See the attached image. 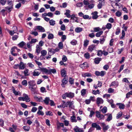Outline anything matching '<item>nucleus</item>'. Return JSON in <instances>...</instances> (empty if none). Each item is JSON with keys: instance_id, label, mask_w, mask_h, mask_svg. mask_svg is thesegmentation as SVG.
<instances>
[{"instance_id": "nucleus-1", "label": "nucleus", "mask_w": 132, "mask_h": 132, "mask_svg": "<svg viewBox=\"0 0 132 132\" xmlns=\"http://www.w3.org/2000/svg\"><path fill=\"white\" fill-rule=\"evenodd\" d=\"M101 126L102 127L103 130L104 131H106L109 128V125H106L104 122L101 123Z\"/></svg>"}, {"instance_id": "nucleus-2", "label": "nucleus", "mask_w": 132, "mask_h": 132, "mask_svg": "<svg viewBox=\"0 0 132 132\" xmlns=\"http://www.w3.org/2000/svg\"><path fill=\"white\" fill-rule=\"evenodd\" d=\"M92 127L95 128L97 130H101V128L100 126L96 123H93L92 125Z\"/></svg>"}, {"instance_id": "nucleus-3", "label": "nucleus", "mask_w": 132, "mask_h": 132, "mask_svg": "<svg viewBox=\"0 0 132 132\" xmlns=\"http://www.w3.org/2000/svg\"><path fill=\"white\" fill-rule=\"evenodd\" d=\"M66 96L70 98H72L74 96V94L71 92L65 93Z\"/></svg>"}, {"instance_id": "nucleus-4", "label": "nucleus", "mask_w": 132, "mask_h": 132, "mask_svg": "<svg viewBox=\"0 0 132 132\" xmlns=\"http://www.w3.org/2000/svg\"><path fill=\"white\" fill-rule=\"evenodd\" d=\"M103 102L104 101L102 98L99 97L97 98L96 103L98 106L100 104H103Z\"/></svg>"}, {"instance_id": "nucleus-5", "label": "nucleus", "mask_w": 132, "mask_h": 132, "mask_svg": "<svg viewBox=\"0 0 132 132\" xmlns=\"http://www.w3.org/2000/svg\"><path fill=\"white\" fill-rule=\"evenodd\" d=\"M62 83L61 84V85L63 87H65V85L68 82V81L66 79V78H64L62 80Z\"/></svg>"}, {"instance_id": "nucleus-6", "label": "nucleus", "mask_w": 132, "mask_h": 132, "mask_svg": "<svg viewBox=\"0 0 132 132\" xmlns=\"http://www.w3.org/2000/svg\"><path fill=\"white\" fill-rule=\"evenodd\" d=\"M23 96L24 97V101L27 102H29L30 101V98L28 97V95L25 94H23Z\"/></svg>"}, {"instance_id": "nucleus-7", "label": "nucleus", "mask_w": 132, "mask_h": 132, "mask_svg": "<svg viewBox=\"0 0 132 132\" xmlns=\"http://www.w3.org/2000/svg\"><path fill=\"white\" fill-rule=\"evenodd\" d=\"M39 69L35 70L32 72V75L34 76H38L40 73V72L37 71V70H39Z\"/></svg>"}, {"instance_id": "nucleus-8", "label": "nucleus", "mask_w": 132, "mask_h": 132, "mask_svg": "<svg viewBox=\"0 0 132 132\" xmlns=\"http://www.w3.org/2000/svg\"><path fill=\"white\" fill-rule=\"evenodd\" d=\"M66 71L64 69H62L61 70V75L62 77L66 78Z\"/></svg>"}, {"instance_id": "nucleus-9", "label": "nucleus", "mask_w": 132, "mask_h": 132, "mask_svg": "<svg viewBox=\"0 0 132 132\" xmlns=\"http://www.w3.org/2000/svg\"><path fill=\"white\" fill-rule=\"evenodd\" d=\"M13 29H16V30H13V31H11L9 32L10 34L11 35H13L14 33H16L17 31V27L16 26H14L12 28Z\"/></svg>"}, {"instance_id": "nucleus-10", "label": "nucleus", "mask_w": 132, "mask_h": 132, "mask_svg": "<svg viewBox=\"0 0 132 132\" xmlns=\"http://www.w3.org/2000/svg\"><path fill=\"white\" fill-rule=\"evenodd\" d=\"M73 129L75 132H83V131L82 129L79 128L77 126H75Z\"/></svg>"}, {"instance_id": "nucleus-11", "label": "nucleus", "mask_w": 132, "mask_h": 132, "mask_svg": "<svg viewBox=\"0 0 132 132\" xmlns=\"http://www.w3.org/2000/svg\"><path fill=\"white\" fill-rule=\"evenodd\" d=\"M29 87L35 86L36 83L34 80H31L28 82Z\"/></svg>"}, {"instance_id": "nucleus-12", "label": "nucleus", "mask_w": 132, "mask_h": 132, "mask_svg": "<svg viewBox=\"0 0 132 132\" xmlns=\"http://www.w3.org/2000/svg\"><path fill=\"white\" fill-rule=\"evenodd\" d=\"M95 47V45H90L89 46L88 48V51L90 52H92L94 50Z\"/></svg>"}, {"instance_id": "nucleus-13", "label": "nucleus", "mask_w": 132, "mask_h": 132, "mask_svg": "<svg viewBox=\"0 0 132 132\" xmlns=\"http://www.w3.org/2000/svg\"><path fill=\"white\" fill-rule=\"evenodd\" d=\"M48 54H50L51 55H53L55 52V51L54 49H53L52 48H48Z\"/></svg>"}, {"instance_id": "nucleus-14", "label": "nucleus", "mask_w": 132, "mask_h": 132, "mask_svg": "<svg viewBox=\"0 0 132 132\" xmlns=\"http://www.w3.org/2000/svg\"><path fill=\"white\" fill-rule=\"evenodd\" d=\"M42 101V102L44 101V103L48 105L49 104V101L50 100V98L49 97H46L45 98L44 100H43Z\"/></svg>"}, {"instance_id": "nucleus-15", "label": "nucleus", "mask_w": 132, "mask_h": 132, "mask_svg": "<svg viewBox=\"0 0 132 132\" xmlns=\"http://www.w3.org/2000/svg\"><path fill=\"white\" fill-rule=\"evenodd\" d=\"M37 29L40 31L41 32H44L45 30L44 28L40 26H37Z\"/></svg>"}, {"instance_id": "nucleus-16", "label": "nucleus", "mask_w": 132, "mask_h": 132, "mask_svg": "<svg viewBox=\"0 0 132 132\" xmlns=\"http://www.w3.org/2000/svg\"><path fill=\"white\" fill-rule=\"evenodd\" d=\"M41 53L42 54L40 56V57L41 58L45 56L47 53V51L45 50H42L41 52Z\"/></svg>"}, {"instance_id": "nucleus-17", "label": "nucleus", "mask_w": 132, "mask_h": 132, "mask_svg": "<svg viewBox=\"0 0 132 132\" xmlns=\"http://www.w3.org/2000/svg\"><path fill=\"white\" fill-rule=\"evenodd\" d=\"M25 68L24 64L23 63L22 61L20 62V63L19 65V69H23Z\"/></svg>"}, {"instance_id": "nucleus-18", "label": "nucleus", "mask_w": 132, "mask_h": 132, "mask_svg": "<svg viewBox=\"0 0 132 132\" xmlns=\"http://www.w3.org/2000/svg\"><path fill=\"white\" fill-rule=\"evenodd\" d=\"M69 107L70 108L73 109L75 107L73 105V104L74 103V102L73 101H69Z\"/></svg>"}, {"instance_id": "nucleus-19", "label": "nucleus", "mask_w": 132, "mask_h": 132, "mask_svg": "<svg viewBox=\"0 0 132 132\" xmlns=\"http://www.w3.org/2000/svg\"><path fill=\"white\" fill-rule=\"evenodd\" d=\"M39 70H40L43 72H45L46 73H48L49 74V70L46 68H40Z\"/></svg>"}, {"instance_id": "nucleus-20", "label": "nucleus", "mask_w": 132, "mask_h": 132, "mask_svg": "<svg viewBox=\"0 0 132 132\" xmlns=\"http://www.w3.org/2000/svg\"><path fill=\"white\" fill-rule=\"evenodd\" d=\"M66 12L64 13L65 15L68 18H70L71 15L70 14V11L69 10H66Z\"/></svg>"}, {"instance_id": "nucleus-21", "label": "nucleus", "mask_w": 132, "mask_h": 132, "mask_svg": "<svg viewBox=\"0 0 132 132\" xmlns=\"http://www.w3.org/2000/svg\"><path fill=\"white\" fill-rule=\"evenodd\" d=\"M101 58L100 57H97L94 59V61L95 64H98L101 60Z\"/></svg>"}, {"instance_id": "nucleus-22", "label": "nucleus", "mask_w": 132, "mask_h": 132, "mask_svg": "<svg viewBox=\"0 0 132 132\" xmlns=\"http://www.w3.org/2000/svg\"><path fill=\"white\" fill-rule=\"evenodd\" d=\"M82 76L84 77H90L92 76L91 73H85L82 74Z\"/></svg>"}, {"instance_id": "nucleus-23", "label": "nucleus", "mask_w": 132, "mask_h": 132, "mask_svg": "<svg viewBox=\"0 0 132 132\" xmlns=\"http://www.w3.org/2000/svg\"><path fill=\"white\" fill-rule=\"evenodd\" d=\"M116 104L119 106V108L120 109H123L125 108V105L122 103H117Z\"/></svg>"}, {"instance_id": "nucleus-24", "label": "nucleus", "mask_w": 132, "mask_h": 132, "mask_svg": "<svg viewBox=\"0 0 132 132\" xmlns=\"http://www.w3.org/2000/svg\"><path fill=\"white\" fill-rule=\"evenodd\" d=\"M7 4L9 5V7L13 8V4L12 1H8L7 2Z\"/></svg>"}, {"instance_id": "nucleus-25", "label": "nucleus", "mask_w": 132, "mask_h": 132, "mask_svg": "<svg viewBox=\"0 0 132 132\" xmlns=\"http://www.w3.org/2000/svg\"><path fill=\"white\" fill-rule=\"evenodd\" d=\"M56 70L55 69H52L49 70V74H51V73L55 74L56 73Z\"/></svg>"}, {"instance_id": "nucleus-26", "label": "nucleus", "mask_w": 132, "mask_h": 132, "mask_svg": "<svg viewBox=\"0 0 132 132\" xmlns=\"http://www.w3.org/2000/svg\"><path fill=\"white\" fill-rule=\"evenodd\" d=\"M40 48L38 45H37L36 46V52L37 53V55H38L40 53Z\"/></svg>"}, {"instance_id": "nucleus-27", "label": "nucleus", "mask_w": 132, "mask_h": 132, "mask_svg": "<svg viewBox=\"0 0 132 132\" xmlns=\"http://www.w3.org/2000/svg\"><path fill=\"white\" fill-rule=\"evenodd\" d=\"M70 119L71 121L72 122H77V120L76 119V118L75 116H73L71 117Z\"/></svg>"}, {"instance_id": "nucleus-28", "label": "nucleus", "mask_w": 132, "mask_h": 132, "mask_svg": "<svg viewBox=\"0 0 132 132\" xmlns=\"http://www.w3.org/2000/svg\"><path fill=\"white\" fill-rule=\"evenodd\" d=\"M34 98L38 102H42V101H43L42 97L39 98L37 96H35L34 97Z\"/></svg>"}, {"instance_id": "nucleus-29", "label": "nucleus", "mask_w": 132, "mask_h": 132, "mask_svg": "<svg viewBox=\"0 0 132 132\" xmlns=\"http://www.w3.org/2000/svg\"><path fill=\"white\" fill-rule=\"evenodd\" d=\"M82 30V28L80 27H77L75 29V31L77 33H79L81 32Z\"/></svg>"}, {"instance_id": "nucleus-30", "label": "nucleus", "mask_w": 132, "mask_h": 132, "mask_svg": "<svg viewBox=\"0 0 132 132\" xmlns=\"http://www.w3.org/2000/svg\"><path fill=\"white\" fill-rule=\"evenodd\" d=\"M89 41L86 39L84 41V46L85 47H86L89 44Z\"/></svg>"}, {"instance_id": "nucleus-31", "label": "nucleus", "mask_w": 132, "mask_h": 132, "mask_svg": "<svg viewBox=\"0 0 132 132\" xmlns=\"http://www.w3.org/2000/svg\"><path fill=\"white\" fill-rule=\"evenodd\" d=\"M100 43L101 44H103L105 40V37L104 36H103L100 39Z\"/></svg>"}, {"instance_id": "nucleus-32", "label": "nucleus", "mask_w": 132, "mask_h": 132, "mask_svg": "<svg viewBox=\"0 0 132 132\" xmlns=\"http://www.w3.org/2000/svg\"><path fill=\"white\" fill-rule=\"evenodd\" d=\"M84 56L86 59H89L90 57V55L88 52H87L84 54Z\"/></svg>"}, {"instance_id": "nucleus-33", "label": "nucleus", "mask_w": 132, "mask_h": 132, "mask_svg": "<svg viewBox=\"0 0 132 132\" xmlns=\"http://www.w3.org/2000/svg\"><path fill=\"white\" fill-rule=\"evenodd\" d=\"M26 43L23 42H22L19 44H18V45L20 47H22L24 45H26Z\"/></svg>"}, {"instance_id": "nucleus-34", "label": "nucleus", "mask_w": 132, "mask_h": 132, "mask_svg": "<svg viewBox=\"0 0 132 132\" xmlns=\"http://www.w3.org/2000/svg\"><path fill=\"white\" fill-rule=\"evenodd\" d=\"M131 95H132V91H130L126 94V98H128L130 97Z\"/></svg>"}, {"instance_id": "nucleus-35", "label": "nucleus", "mask_w": 132, "mask_h": 132, "mask_svg": "<svg viewBox=\"0 0 132 132\" xmlns=\"http://www.w3.org/2000/svg\"><path fill=\"white\" fill-rule=\"evenodd\" d=\"M107 107L106 106H104L101 110V111L103 113H105L107 111Z\"/></svg>"}, {"instance_id": "nucleus-36", "label": "nucleus", "mask_w": 132, "mask_h": 132, "mask_svg": "<svg viewBox=\"0 0 132 132\" xmlns=\"http://www.w3.org/2000/svg\"><path fill=\"white\" fill-rule=\"evenodd\" d=\"M112 119V114H110L108 116L106 120L108 121H109Z\"/></svg>"}, {"instance_id": "nucleus-37", "label": "nucleus", "mask_w": 132, "mask_h": 132, "mask_svg": "<svg viewBox=\"0 0 132 132\" xmlns=\"http://www.w3.org/2000/svg\"><path fill=\"white\" fill-rule=\"evenodd\" d=\"M34 87V86H30L29 87V88L30 89L31 91L33 92H35L36 90V88Z\"/></svg>"}, {"instance_id": "nucleus-38", "label": "nucleus", "mask_w": 132, "mask_h": 132, "mask_svg": "<svg viewBox=\"0 0 132 132\" xmlns=\"http://www.w3.org/2000/svg\"><path fill=\"white\" fill-rule=\"evenodd\" d=\"M58 46L59 48L60 49H62L63 48V44L62 42H60Z\"/></svg>"}, {"instance_id": "nucleus-39", "label": "nucleus", "mask_w": 132, "mask_h": 132, "mask_svg": "<svg viewBox=\"0 0 132 132\" xmlns=\"http://www.w3.org/2000/svg\"><path fill=\"white\" fill-rule=\"evenodd\" d=\"M103 54V52L101 50H98L97 51V55L98 56H101Z\"/></svg>"}, {"instance_id": "nucleus-40", "label": "nucleus", "mask_w": 132, "mask_h": 132, "mask_svg": "<svg viewBox=\"0 0 132 132\" xmlns=\"http://www.w3.org/2000/svg\"><path fill=\"white\" fill-rule=\"evenodd\" d=\"M112 24L110 23H108L106 25V28L108 29H110L112 27Z\"/></svg>"}, {"instance_id": "nucleus-41", "label": "nucleus", "mask_w": 132, "mask_h": 132, "mask_svg": "<svg viewBox=\"0 0 132 132\" xmlns=\"http://www.w3.org/2000/svg\"><path fill=\"white\" fill-rule=\"evenodd\" d=\"M54 38V35L52 33L49 34L48 36V39H53Z\"/></svg>"}, {"instance_id": "nucleus-42", "label": "nucleus", "mask_w": 132, "mask_h": 132, "mask_svg": "<svg viewBox=\"0 0 132 132\" xmlns=\"http://www.w3.org/2000/svg\"><path fill=\"white\" fill-rule=\"evenodd\" d=\"M103 31H101L96 34V36L97 37H99L103 33Z\"/></svg>"}, {"instance_id": "nucleus-43", "label": "nucleus", "mask_w": 132, "mask_h": 132, "mask_svg": "<svg viewBox=\"0 0 132 132\" xmlns=\"http://www.w3.org/2000/svg\"><path fill=\"white\" fill-rule=\"evenodd\" d=\"M92 93L95 95H96L97 94H100L99 90H93Z\"/></svg>"}, {"instance_id": "nucleus-44", "label": "nucleus", "mask_w": 132, "mask_h": 132, "mask_svg": "<svg viewBox=\"0 0 132 132\" xmlns=\"http://www.w3.org/2000/svg\"><path fill=\"white\" fill-rule=\"evenodd\" d=\"M122 15L121 13L119 11H118L116 13V15L118 17H120Z\"/></svg>"}, {"instance_id": "nucleus-45", "label": "nucleus", "mask_w": 132, "mask_h": 132, "mask_svg": "<svg viewBox=\"0 0 132 132\" xmlns=\"http://www.w3.org/2000/svg\"><path fill=\"white\" fill-rule=\"evenodd\" d=\"M122 112H120L118 113L117 115L116 118L117 119H118L122 115Z\"/></svg>"}, {"instance_id": "nucleus-46", "label": "nucleus", "mask_w": 132, "mask_h": 132, "mask_svg": "<svg viewBox=\"0 0 132 132\" xmlns=\"http://www.w3.org/2000/svg\"><path fill=\"white\" fill-rule=\"evenodd\" d=\"M49 23L50 25L54 26L55 24V21L53 20H51L50 21Z\"/></svg>"}, {"instance_id": "nucleus-47", "label": "nucleus", "mask_w": 132, "mask_h": 132, "mask_svg": "<svg viewBox=\"0 0 132 132\" xmlns=\"http://www.w3.org/2000/svg\"><path fill=\"white\" fill-rule=\"evenodd\" d=\"M86 89H83L81 91V95L82 96H84L86 94Z\"/></svg>"}, {"instance_id": "nucleus-48", "label": "nucleus", "mask_w": 132, "mask_h": 132, "mask_svg": "<svg viewBox=\"0 0 132 132\" xmlns=\"http://www.w3.org/2000/svg\"><path fill=\"white\" fill-rule=\"evenodd\" d=\"M69 82L71 84H73L74 83V79L70 77L69 79Z\"/></svg>"}, {"instance_id": "nucleus-49", "label": "nucleus", "mask_w": 132, "mask_h": 132, "mask_svg": "<svg viewBox=\"0 0 132 132\" xmlns=\"http://www.w3.org/2000/svg\"><path fill=\"white\" fill-rule=\"evenodd\" d=\"M22 84L25 86H27V82L26 80H24L22 82Z\"/></svg>"}, {"instance_id": "nucleus-50", "label": "nucleus", "mask_w": 132, "mask_h": 132, "mask_svg": "<svg viewBox=\"0 0 132 132\" xmlns=\"http://www.w3.org/2000/svg\"><path fill=\"white\" fill-rule=\"evenodd\" d=\"M62 61H63V62H66L67 60V57L64 55H63L62 58Z\"/></svg>"}, {"instance_id": "nucleus-51", "label": "nucleus", "mask_w": 132, "mask_h": 132, "mask_svg": "<svg viewBox=\"0 0 132 132\" xmlns=\"http://www.w3.org/2000/svg\"><path fill=\"white\" fill-rule=\"evenodd\" d=\"M6 2V0H0V3L1 4L4 5H5Z\"/></svg>"}, {"instance_id": "nucleus-52", "label": "nucleus", "mask_w": 132, "mask_h": 132, "mask_svg": "<svg viewBox=\"0 0 132 132\" xmlns=\"http://www.w3.org/2000/svg\"><path fill=\"white\" fill-rule=\"evenodd\" d=\"M37 113L39 115H41L42 116H43L44 114V112L40 110H38Z\"/></svg>"}, {"instance_id": "nucleus-53", "label": "nucleus", "mask_w": 132, "mask_h": 132, "mask_svg": "<svg viewBox=\"0 0 132 132\" xmlns=\"http://www.w3.org/2000/svg\"><path fill=\"white\" fill-rule=\"evenodd\" d=\"M61 29L63 31H65V30L66 28L65 25L64 24H62L61 27Z\"/></svg>"}, {"instance_id": "nucleus-54", "label": "nucleus", "mask_w": 132, "mask_h": 132, "mask_svg": "<svg viewBox=\"0 0 132 132\" xmlns=\"http://www.w3.org/2000/svg\"><path fill=\"white\" fill-rule=\"evenodd\" d=\"M120 32V29L119 27L117 28L116 30V35H118L119 33Z\"/></svg>"}, {"instance_id": "nucleus-55", "label": "nucleus", "mask_w": 132, "mask_h": 132, "mask_svg": "<svg viewBox=\"0 0 132 132\" xmlns=\"http://www.w3.org/2000/svg\"><path fill=\"white\" fill-rule=\"evenodd\" d=\"M83 3L85 5H88L89 4V3L88 0H84Z\"/></svg>"}, {"instance_id": "nucleus-56", "label": "nucleus", "mask_w": 132, "mask_h": 132, "mask_svg": "<svg viewBox=\"0 0 132 132\" xmlns=\"http://www.w3.org/2000/svg\"><path fill=\"white\" fill-rule=\"evenodd\" d=\"M100 30V28L99 27H96L95 28H94V31H91V32H98Z\"/></svg>"}, {"instance_id": "nucleus-57", "label": "nucleus", "mask_w": 132, "mask_h": 132, "mask_svg": "<svg viewBox=\"0 0 132 132\" xmlns=\"http://www.w3.org/2000/svg\"><path fill=\"white\" fill-rule=\"evenodd\" d=\"M122 36H121L120 38L121 39H123V37H125V31L123 30L122 31Z\"/></svg>"}, {"instance_id": "nucleus-58", "label": "nucleus", "mask_w": 132, "mask_h": 132, "mask_svg": "<svg viewBox=\"0 0 132 132\" xmlns=\"http://www.w3.org/2000/svg\"><path fill=\"white\" fill-rule=\"evenodd\" d=\"M45 113L46 115L50 116H52L53 115L52 112L50 111L46 112Z\"/></svg>"}, {"instance_id": "nucleus-59", "label": "nucleus", "mask_w": 132, "mask_h": 132, "mask_svg": "<svg viewBox=\"0 0 132 132\" xmlns=\"http://www.w3.org/2000/svg\"><path fill=\"white\" fill-rule=\"evenodd\" d=\"M28 70L27 69H26L24 71V73L25 76H27L29 75V74H28Z\"/></svg>"}, {"instance_id": "nucleus-60", "label": "nucleus", "mask_w": 132, "mask_h": 132, "mask_svg": "<svg viewBox=\"0 0 132 132\" xmlns=\"http://www.w3.org/2000/svg\"><path fill=\"white\" fill-rule=\"evenodd\" d=\"M2 82L5 84H6V82L7 81V80L5 77L3 78L2 79Z\"/></svg>"}, {"instance_id": "nucleus-61", "label": "nucleus", "mask_w": 132, "mask_h": 132, "mask_svg": "<svg viewBox=\"0 0 132 132\" xmlns=\"http://www.w3.org/2000/svg\"><path fill=\"white\" fill-rule=\"evenodd\" d=\"M17 49V48L16 47H14L12 48L11 50V53H13V52H15V50Z\"/></svg>"}, {"instance_id": "nucleus-62", "label": "nucleus", "mask_w": 132, "mask_h": 132, "mask_svg": "<svg viewBox=\"0 0 132 132\" xmlns=\"http://www.w3.org/2000/svg\"><path fill=\"white\" fill-rule=\"evenodd\" d=\"M106 73V72L105 71H102L100 72V76L101 77L104 76Z\"/></svg>"}, {"instance_id": "nucleus-63", "label": "nucleus", "mask_w": 132, "mask_h": 132, "mask_svg": "<svg viewBox=\"0 0 132 132\" xmlns=\"http://www.w3.org/2000/svg\"><path fill=\"white\" fill-rule=\"evenodd\" d=\"M83 18L84 19H91V18H89V16L87 15H84Z\"/></svg>"}, {"instance_id": "nucleus-64", "label": "nucleus", "mask_w": 132, "mask_h": 132, "mask_svg": "<svg viewBox=\"0 0 132 132\" xmlns=\"http://www.w3.org/2000/svg\"><path fill=\"white\" fill-rule=\"evenodd\" d=\"M64 124L65 126H68L69 124V121L66 120H65L63 121Z\"/></svg>"}]
</instances>
